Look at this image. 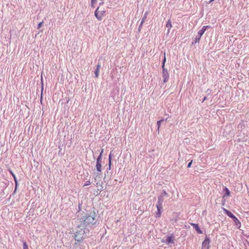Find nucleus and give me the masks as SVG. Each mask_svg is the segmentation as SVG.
Returning <instances> with one entry per match:
<instances>
[{
    "label": "nucleus",
    "instance_id": "f257e3e1",
    "mask_svg": "<svg viewBox=\"0 0 249 249\" xmlns=\"http://www.w3.org/2000/svg\"><path fill=\"white\" fill-rule=\"evenodd\" d=\"M106 13L105 8L98 7L94 12V15L98 20H101L105 16Z\"/></svg>",
    "mask_w": 249,
    "mask_h": 249
},
{
    "label": "nucleus",
    "instance_id": "f03ea898",
    "mask_svg": "<svg viewBox=\"0 0 249 249\" xmlns=\"http://www.w3.org/2000/svg\"><path fill=\"white\" fill-rule=\"evenodd\" d=\"M82 219H83V222L84 225H87L90 224H93L94 223L95 218L91 215H86L85 217Z\"/></svg>",
    "mask_w": 249,
    "mask_h": 249
},
{
    "label": "nucleus",
    "instance_id": "7ed1b4c3",
    "mask_svg": "<svg viewBox=\"0 0 249 249\" xmlns=\"http://www.w3.org/2000/svg\"><path fill=\"white\" fill-rule=\"evenodd\" d=\"M84 232L82 231H76L75 234L74 239L77 243L81 242L84 239Z\"/></svg>",
    "mask_w": 249,
    "mask_h": 249
},
{
    "label": "nucleus",
    "instance_id": "20e7f679",
    "mask_svg": "<svg viewBox=\"0 0 249 249\" xmlns=\"http://www.w3.org/2000/svg\"><path fill=\"white\" fill-rule=\"evenodd\" d=\"M162 77L163 79V83H166L169 78V74L168 72V71L166 69H162Z\"/></svg>",
    "mask_w": 249,
    "mask_h": 249
},
{
    "label": "nucleus",
    "instance_id": "39448f33",
    "mask_svg": "<svg viewBox=\"0 0 249 249\" xmlns=\"http://www.w3.org/2000/svg\"><path fill=\"white\" fill-rule=\"evenodd\" d=\"M210 240L209 238L206 237L202 243L201 249H209Z\"/></svg>",
    "mask_w": 249,
    "mask_h": 249
},
{
    "label": "nucleus",
    "instance_id": "423d86ee",
    "mask_svg": "<svg viewBox=\"0 0 249 249\" xmlns=\"http://www.w3.org/2000/svg\"><path fill=\"white\" fill-rule=\"evenodd\" d=\"M210 27L209 26H204L202 27L201 29L200 30L198 33H197V34H198V40L197 41H199L200 38H201V36L204 34V32H205L206 30L208 28H209Z\"/></svg>",
    "mask_w": 249,
    "mask_h": 249
},
{
    "label": "nucleus",
    "instance_id": "0eeeda50",
    "mask_svg": "<svg viewBox=\"0 0 249 249\" xmlns=\"http://www.w3.org/2000/svg\"><path fill=\"white\" fill-rule=\"evenodd\" d=\"M223 211L225 212V213L230 217L232 218L233 219L237 220L238 222V223H240V222L238 220V219L230 211L225 208H223Z\"/></svg>",
    "mask_w": 249,
    "mask_h": 249
},
{
    "label": "nucleus",
    "instance_id": "6e6552de",
    "mask_svg": "<svg viewBox=\"0 0 249 249\" xmlns=\"http://www.w3.org/2000/svg\"><path fill=\"white\" fill-rule=\"evenodd\" d=\"M163 201L162 196H160L158 197V203L157 205V208H162V202Z\"/></svg>",
    "mask_w": 249,
    "mask_h": 249
},
{
    "label": "nucleus",
    "instance_id": "1a4fd4ad",
    "mask_svg": "<svg viewBox=\"0 0 249 249\" xmlns=\"http://www.w3.org/2000/svg\"><path fill=\"white\" fill-rule=\"evenodd\" d=\"M191 225L195 229V230L198 233H202V232L198 227V224L195 223H191Z\"/></svg>",
    "mask_w": 249,
    "mask_h": 249
},
{
    "label": "nucleus",
    "instance_id": "9d476101",
    "mask_svg": "<svg viewBox=\"0 0 249 249\" xmlns=\"http://www.w3.org/2000/svg\"><path fill=\"white\" fill-rule=\"evenodd\" d=\"M100 69V65L98 64L96 66V70L94 72L95 76L96 78H98L99 76Z\"/></svg>",
    "mask_w": 249,
    "mask_h": 249
},
{
    "label": "nucleus",
    "instance_id": "9b49d317",
    "mask_svg": "<svg viewBox=\"0 0 249 249\" xmlns=\"http://www.w3.org/2000/svg\"><path fill=\"white\" fill-rule=\"evenodd\" d=\"M102 162H96V167L98 172H101Z\"/></svg>",
    "mask_w": 249,
    "mask_h": 249
},
{
    "label": "nucleus",
    "instance_id": "f8f14e48",
    "mask_svg": "<svg viewBox=\"0 0 249 249\" xmlns=\"http://www.w3.org/2000/svg\"><path fill=\"white\" fill-rule=\"evenodd\" d=\"M173 238H174V236L173 234H172L170 236L168 237L167 239H166V242L167 243H168V244L169 243H173Z\"/></svg>",
    "mask_w": 249,
    "mask_h": 249
},
{
    "label": "nucleus",
    "instance_id": "ddd939ff",
    "mask_svg": "<svg viewBox=\"0 0 249 249\" xmlns=\"http://www.w3.org/2000/svg\"><path fill=\"white\" fill-rule=\"evenodd\" d=\"M224 191H225V193L223 196V197L226 196H230V192L229 190L226 187H224Z\"/></svg>",
    "mask_w": 249,
    "mask_h": 249
},
{
    "label": "nucleus",
    "instance_id": "4468645a",
    "mask_svg": "<svg viewBox=\"0 0 249 249\" xmlns=\"http://www.w3.org/2000/svg\"><path fill=\"white\" fill-rule=\"evenodd\" d=\"M166 27L168 28V32H169L170 30L172 28V25L171 22L170 20H168L166 24Z\"/></svg>",
    "mask_w": 249,
    "mask_h": 249
},
{
    "label": "nucleus",
    "instance_id": "2eb2a0df",
    "mask_svg": "<svg viewBox=\"0 0 249 249\" xmlns=\"http://www.w3.org/2000/svg\"><path fill=\"white\" fill-rule=\"evenodd\" d=\"M162 208H157L158 211L156 213V217H160L161 215V210Z\"/></svg>",
    "mask_w": 249,
    "mask_h": 249
},
{
    "label": "nucleus",
    "instance_id": "dca6fc26",
    "mask_svg": "<svg viewBox=\"0 0 249 249\" xmlns=\"http://www.w3.org/2000/svg\"><path fill=\"white\" fill-rule=\"evenodd\" d=\"M103 150H104V149H103L102 150V151H101L99 156L98 157V158L97 159L96 162H102V153L103 152Z\"/></svg>",
    "mask_w": 249,
    "mask_h": 249
},
{
    "label": "nucleus",
    "instance_id": "f3484780",
    "mask_svg": "<svg viewBox=\"0 0 249 249\" xmlns=\"http://www.w3.org/2000/svg\"><path fill=\"white\" fill-rule=\"evenodd\" d=\"M111 159H112V151L110 152L109 155V157H108V160H109V169H110V166H111Z\"/></svg>",
    "mask_w": 249,
    "mask_h": 249
},
{
    "label": "nucleus",
    "instance_id": "a211bd4d",
    "mask_svg": "<svg viewBox=\"0 0 249 249\" xmlns=\"http://www.w3.org/2000/svg\"><path fill=\"white\" fill-rule=\"evenodd\" d=\"M166 62V57H165V53H164V58L162 61V69H164L165 68V63Z\"/></svg>",
    "mask_w": 249,
    "mask_h": 249
},
{
    "label": "nucleus",
    "instance_id": "6ab92c4d",
    "mask_svg": "<svg viewBox=\"0 0 249 249\" xmlns=\"http://www.w3.org/2000/svg\"><path fill=\"white\" fill-rule=\"evenodd\" d=\"M147 13H145L142 19V21H141V24H142L145 20V19H146V18H147Z\"/></svg>",
    "mask_w": 249,
    "mask_h": 249
},
{
    "label": "nucleus",
    "instance_id": "aec40b11",
    "mask_svg": "<svg viewBox=\"0 0 249 249\" xmlns=\"http://www.w3.org/2000/svg\"><path fill=\"white\" fill-rule=\"evenodd\" d=\"M96 3V0H91V6L92 7H95V4Z\"/></svg>",
    "mask_w": 249,
    "mask_h": 249
},
{
    "label": "nucleus",
    "instance_id": "412c9836",
    "mask_svg": "<svg viewBox=\"0 0 249 249\" xmlns=\"http://www.w3.org/2000/svg\"><path fill=\"white\" fill-rule=\"evenodd\" d=\"M163 120H160V121H158L157 122V125H158V129L159 130L160 129V124H161V122H162Z\"/></svg>",
    "mask_w": 249,
    "mask_h": 249
},
{
    "label": "nucleus",
    "instance_id": "4be33fe9",
    "mask_svg": "<svg viewBox=\"0 0 249 249\" xmlns=\"http://www.w3.org/2000/svg\"><path fill=\"white\" fill-rule=\"evenodd\" d=\"M90 184L91 182L89 180H87L85 182L84 186H88Z\"/></svg>",
    "mask_w": 249,
    "mask_h": 249
},
{
    "label": "nucleus",
    "instance_id": "5701e85b",
    "mask_svg": "<svg viewBox=\"0 0 249 249\" xmlns=\"http://www.w3.org/2000/svg\"><path fill=\"white\" fill-rule=\"evenodd\" d=\"M23 249H28V245L26 242H24L23 243Z\"/></svg>",
    "mask_w": 249,
    "mask_h": 249
},
{
    "label": "nucleus",
    "instance_id": "b1692460",
    "mask_svg": "<svg viewBox=\"0 0 249 249\" xmlns=\"http://www.w3.org/2000/svg\"><path fill=\"white\" fill-rule=\"evenodd\" d=\"M101 175V173L97 174L95 177V179H96L98 178H100V176Z\"/></svg>",
    "mask_w": 249,
    "mask_h": 249
},
{
    "label": "nucleus",
    "instance_id": "393cba45",
    "mask_svg": "<svg viewBox=\"0 0 249 249\" xmlns=\"http://www.w3.org/2000/svg\"><path fill=\"white\" fill-rule=\"evenodd\" d=\"M193 162V160H192L187 165V167L190 168L191 166L192 163Z\"/></svg>",
    "mask_w": 249,
    "mask_h": 249
},
{
    "label": "nucleus",
    "instance_id": "a878e982",
    "mask_svg": "<svg viewBox=\"0 0 249 249\" xmlns=\"http://www.w3.org/2000/svg\"><path fill=\"white\" fill-rule=\"evenodd\" d=\"M43 23V21H41V22H40V23H38V29H39V28H40L41 27V26H42Z\"/></svg>",
    "mask_w": 249,
    "mask_h": 249
},
{
    "label": "nucleus",
    "instance_id": "bb28decb",
    "mask_svg": "<svg viewBox=\"0 0 249 249\" xmlns=\"http://www.w3.org/2000/svg\"><path fill=\"white\" fill-rule=\"evenodd\" d=\"M13 178H14V180H15V183H16V187H17V178H16V176H14V177H13Z\"/></svg>",
    "mask_w": 249,
    "mask_h": 249
},
{
    "label": "nucleus",
    "instance_id": "cd10ccee",
    "mask_svg": "<svg viewBox=\"0 0 249 249\" xmlns=\"http://www.w3.org/2000/svg\"><path fill=\"white\" fill-rule=\"evenodd\" d=\"M198 35L196 36V38H195V43H196V42H198L199 41H197L198 40Z\"/></svg>",
    "mask_w": 249,
    "mask_h": 249
},
{
    "label": "nucleus",
    "instance_id": "c85d7f7f",
    "mask_svg": "<svg viewBox=\"0 0 249 249\" xmlns=\"http://www.w3.org/2000/svg\"><path fill=\"white\" fill-rule=\"evenodd\" d=\"M9 171H10V174H11V175L14 174V173H13V172H12L11 170H10Z\"/></svg>",
    "mask_w": 249,
    "mask_h": 249
},
{
    "label": "nucleus",
    "instance_id": "c756f323",
    "mask_svg": "<svg viewBox=\"0 0 249 249\" xmlns=\"http://www.w3.org/2000/svg\"><path fill=\"white\" fill-rule=\"evenodd\" d=\"M164 195H165V196L167 195V193H166L165 191H164Z\"/></svg>",
    "mask_w": 249,
    "mask_h": 249
},
{
    "label": "nucleus",
    "instance_id": "7c9ffc66",
    "mask_svg": "<svg viewBox=\"0 0 249 249\" xmlns=\"http://www.w3.org/2000/svg\"><path fill=\"white\" fill-rule=\"evenodd\" d=\"M233 220L234 221V222L236 223V222H238L237 220H235V219H233Z\"/></svg>",
    "mask_w": 249,
    "mask_h": 249
},
{
    "label": "nucleus",
    "instance_id": "2f4dec72",
    "mask_svg": "<svg viewBox=\"0 0 249 249\" xmlns=\"http://www.w3.org/2000/svg\"><path fill=\"white\" fill-rule=\"evenodd\" d=\"M41 82L42 83V82H43V81H42V76H41Z\"/></svg>",
    "mask_w": 249,
    "mask_h": 249
},
{
    "label": "nucleus",
    "instance_id": "473e14b6",
    "mask_svg": "<svg viewBox=\"0 0 249 249\" xmlns=\"http://www.w3.org/2000/svg\"><path fill=\"white\" fill-rule=\"evenodd\" d=\"M103 3V2H100V3H99V5H101V4H102Z\"/></svg>",
    "mask_w": 249,
    "mask_h": 249
},
{
    "label": "nucleus",
    "instance_id": "72a5a7b5",
    "mask_svg": "<svg viewBox=\"0 0 249 249\" xmlns=\"http://www.w3.org/2000/svg\"><path fill=\"white\" fill-rule=\"evenodd\" d=\"M12 175V176H13V177L15 176V175L14 174H13V175Z\"/></svg>",
    "mask_w": 249,
    "mask_h": 249
},
{
    "label": "nucleus",
    "instance_id": "f704fd0d",
    "mask_svg": "<svg viewBox=\"0 0 249 249\" xmlns=\"http://www.w3.org/2000/svg\"><path fill=\"white\" fill-rule=\"evenodd\" d=\"M206 100V97H204V100Z\"/></svg>",
    "mask_w": 249,
    "mask_h": 249
},
{
    "label": "nucleus",
    "instance_id": "c9c22d12",
    "mask_svg": "<svg viewBox=\"0 0 249 249\" xmlns=\"http://www.w3.org/2000/svg\"><path fill=\"white\" fill-rule=\"evenodd\" d=\"M214 0H211V1H213Z\"/></svg>",
    "mask_w": 249,
    "mask_h": 249
}]
</instances>
